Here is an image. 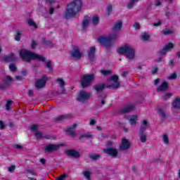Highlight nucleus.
<instances>
[{
    "instance_id": "nucleus-13",
    "label": "nucleus",
    "mask_w": 180,
    "mask_h": 180,
    "mask_svg": "<svg viewBox=\"0 0 180 180\" xmlns=\"http://www.w3.org/2000/svg\"><path fill=\"white\" fill-rule=\"evenodd\" d=\"M71 56L74 58H81L82 57V53H81L78 46H75L73 51L71 52Z\"/></svg>"
},
{
    "instance_id": "nucleus-63",
    "label": "nucleus",
    "mask_w": 180,
    "mask_h": 180,
    "mask_svg": "<svg viewBox=\"0 0 180 180\" xmlns=\"http://www.w3.org/2000/svg\"><path fill=\"white\" fill-rule=\"evenodd\" d=\"M40 162L42 163L43 165H44L46 164V159L41 158L40 160Z\"/></svg>"
},
{
    "instance_id": "nucleus-8",
    "label": "nucleus",
    "mask_w": 180,
    "mask_h": 180,
    "mask_svg": "<svg viewBox=\"0 0 180 180\" xmlns=\"http://www.w3.org/2000/svg\"><path fill=\"white\" fill-rule=\"evenodd\" d=\"M46 84H47V76H46V75H42V77L41 79L37 80L35 83V86L38 89H40L41 88H44Z\"/></svg>"
},
{
    "instance_id": "nucleus-12",
    "label": "nucleus",
    "mask_w": 180,
    "mask_h": 180,
    "mask_svg": "<svg viewBox=\"0 0 180 180\" xmlns=\"http://www.w3.org/2000/svg\"><path fill=\"white\" fill-rule=\"evenodd\" d=\"M96 51V49L95 48V46H92L89 50V53H88L89 60L92 63H94L95 60H96V58L95 57Z\"/></svg>"
},
{
    "instance_id": "nucleus-53",
    "label": "nucleus",
    "mask_w": 180,
    "mask_h": 180,
    "mask_svg": "<svg viewBox=\"0 0 180 180\" xmlns=\"http://www.w3.org/2000/svg\"><path fill=\"white\" fill-rule=\"evenodd\" d=\"M38 127H38L37 124H33V125L30 127V129H31V130H33L34 131H36V130H37Z\"/></svg>"
},
{
    "instance_id": "nucleus-27",
    "label": "nucleus",
    "mask_w": 180,
    "mask_h": 180,
    "mask_svg": "<svg viewBox=\"0 0 180 180\" xmlns=\"http://www.w3.org/2000/svg\"><path fill=\"white\" fill-rule=\"evenodd\" d=\"M82 139H92V134L91 132L83 134L79 136V140H82Z\"/></svg>"
},
{
    "instance_id": "nucleus-64",
    "label": "nucleus",
    "mask_w": 180,
    "mask_h": 180,
    "mask_svg": "<svg viewBox=\"0 0 180 180\" xmlns=\"http://www.w3.org/2000/svg\"><path fill=\"white\" fill-rule=\"evenodd\" d=\"M28 96H33V90H29L28 91Z\"/></svg>"
},
{
    "instance_id": "nucleus-2",
    "label": "nucleus",
    "mask_w": 180,
    "mask_h": 180,
    "mask_svg": "<svg viewBox=\"0 0 180 180\" xmlns=\"http://www.w3.org/2000/svg\"><path fill=\"white\" fill-rule=\"evenodd\" d=\"M82 9V0H73L67 5L65 12V19H72Z\"/></svg>"
},
{
    "instance_id": "nucleus-48",
    "label": "nucleus",
    "mask_w": 180,
    "mask_h": 180,
    "mask_svg": "<svg viewBox=\"0 0 180 180\" xmlns=\"http://www.w3.org/2000/svg\"><path fill=\"white\" fill-rule=\"evenodd\" d=\"M163 34H165V36H167L168 34H172L173 32L171 30H167L162 32Z\"/></svg>"
},
{
    "instance_id": "nucleus-24",
    "label": "nucleus",
    "mask_w": 180,
    "mask_h": 180,
    "mask_svg": "<svg viewBox=\"0 0 180 180\" xmlns=\"http://www.w3.org/2000/svg\"><path fill=\"white\" fill-rule=\"evenodd\" d=\"M89 25V17L85 16L84 20L82 22V29L83 30H86V27Z\"/></svg>"
},
{
    "instance_id": "nucleus-50",
    "label": "nucleus",
    "mask_w": 180,
    "mask_h": 180,
    "mask_svg": "<svg viewBox=\"0 0 180 180\" xmlns=\"http://www.w3.org/2000/svg\"><path fill=\"white\" fill-rule=\"evenodd\" d=\"M15 168L16 167L15 165H11L10 167H8L9 172H13Z\"/></svg>"
},
{
    "instance_id": "nucleus-4",
    "label": "nucleus",
    "mask_w": 180,
    "mask_h": 180,
    "mask_svg": "<svg viewBox=\"0 0 180 180\" xmlns=\"http://www.w3.org/2000/svg\"><path fill=\"white\" fill-rule=\"evenodd\" d=\"M95 79L94 74L83 75L81 79V85L82 88H89Z\"/></svg>"
},
{
    "instance_id": "nucleus-38",
    "label": "nucleus",
    "mask_w": 180,
    "mask_h": 180,
    "mask_svg": "<svg viewBox=\"0 0 180 180\" xmlns=\"http://www.w3.org/2000/svg\"><path fill=\"white\" fill-rule=\"evenodd\" d=\"M101 72L102 75H104V76L110 75V74H112V72L110 70H101Z\"/></svg>"
},
{
    "instance_id": "nucleus-57",
    "label": "nucleus",
    "mask_w": 180,
    "mask_h": 180,
    "mask_svg": "<svg viewBox=\"0 0 180 180\" xmlns=\"http://www.w3.org/2000/svg\"><path fill=\"white\" fill-rule=\"evenodd\" d=\"M89 124H90V126H94V125L96 124V121L95 120H91Z\"/></svg>"
},
{
    "instance_id": "nucleus-9",
    "label": "nucleus",
    "mask_w": 180,
    "mask_h": 180,
    "mask_svg": "<svg viewBox=\"0 0 180 180\" xmlns=\"http://www.w3.org/2000/svg\"><path fill=\"white\" fill-rule=\"evenodd\" d=\"M60 148V145H56L53 143H50L49 145H46L44 148V153H54V151H57Z\"/></svg>"
},
{
    "instance_id": "nucleus-3",
    "label": "nucleus",
    "mask_w": 180,
    "mask_h": 180,
    "mask_svg": "<svg viewBox=\"0 0 180 180\" xmlns=\"http://www.w3.org/2000/svg\"><path fill=\"white\" fill-rule=\"evenodd\" d=\"M118 54L122 56H125L129 60H134L135 57L134 49L130 46L129 44H125L124 46H122L117 50Z\"/></svg>"
},
{
    "instance_id": "nucleus-45",
    "label": "nucleus",
    "mask_w": 180,
    "mask_h": 180,
    "mask_svg": "<svg viewBox=\"0 0 180 180\" xmlns=\"http://www.w3.org/2000/svg\"><path fill=\"white\" fill-rule=\"evenodd\" d=\"M46 67L49 70V71H51V70H53V64H51V60L46 62Z\"/></svg>"
},
{
    "instance_id": "nucleus-49",
    "label": "nucleus",
    "mask_w": 180,
    "mask_h": 180,
    "mask_svg": "<svg viewBox=\"0 0 180 180\" xmlns=\"http://www.w3.org/2000/svg\"><path fill=\"white\" fill-rule=\"evenodd\" d=\"M176 73H173L168 77V79H176Z\"/></svg>"
},
{
    "instance_id": "nucleus-5",
    "label": "nucleus",
    "mask_w": 180,
    "mask_h": 180,
    "mask_svg": "<svg viewBox=\"0 0 180 180\" xmlns=\"http://www.w3.org/2000/svg\"><path fill=\"white\" fill-rule=\"evenodd\" d=\"M19 54L22 61H25V63H32L34 53L27 49H20L19 51Z\"/></svg>"
},
{
    "instance_id": "nucleus-31",
    "label": "nucleus",
    "mask_w": 180,
    "mask_h": 180,
    "mask_svg": "<svg viewBox=\"0 0 180 180\" xmlns=\"http://www.w3.org/2000/svg\"><path fill=\"white\" fill-rule=\"evenodd\" d=\"M27 23H28L29 26L35 27V29H37V27H38L37 24H36V22H34V21H33V20H32V19H29L27 20Z\"/></svg>"
},
{
    "instance_id": "nucleus-47",
    "label": "nucleus",
    "mask_w": 180,
    "mask_h": 180,
    "mask_svg": "<svg viewBox=\"0 0 180 180\" xmlns=\"http://www.w3.org/2000/svg\"><path fill=\"white\" fill-rule=\"evenodd\" d=\"M147 129V127L141 126L140 131H139V134H144V131Z\"/></svg>"
},
{
    "instance_id": "nucleus-54",
    "label": "nucleus",
    "mask_w": 180,
    "mask_h": 180,
    "mask_svg": "<svg viewBox=\"0 0 180 180\" xmlns=\"http://www.w3.org/2000/svg\"><path fill=\"white\" fill-rule=\"evenodd\" d=\"M45 2L47 5H51V4H54V0H45Z\"/></svg>"
},
{
    "instance_id": "nucleus-33",
    "label": "nucleus",
    "mask_w": 180,
    "mask_h": 180,
    "mask_svg": "<svg viewBox=\"0 0 180 180\" xmlns=\"http://www.w3.org/2000/svg\"><path fill=\"white\" fill-rule=\"evenodd\" d=\"M140 140L141 143H146L147 141V136L144 134H140Z\"/></svg>"
},
{
    "instance_id": "nucleus-32",
    "label": "nucleus",
    "mask_w": 180,
    "mask_h": 180,
    "mask_svg": "<svg viewBox=\"0 0 180 180\" xmlns=\"http://www.w3.org/2000/svg\"><path fill=\"white\" fill-rule=\"evenodd\" d=\"M92 23L93 25H98L99 23V17L97 15L93 16Z\"/></svg>"
},
{
    "instance_id": "nucleus-36",
    "label": "nucleus",
    "mask_w": 180,
    "mask_h": 180,
    "mask_svg": "<svg viewBox=\"0 0 180 180\" xmlns=\"http://www.w3.org/2000/svg\"><path fill=\"white\" fill-rule=\"evenodd\" d=\"M141 40H143V41H147L148 40H149L150 39V34H143L141 37Z\"/></svg>"
},
{
    "instance_id": "nucleus-61",
    "label": "nucleus",
    "mask_w": 180,
    "mask_h": 180,
    "mask_svg": "<svg viewBox=\"0 0 180 180\" xmlns=\"http://www.w3.org/2000/svg\"><path fill=\"white\" fill-rule=\"evenodd\" d=\"M49 13L51 15H53V13H54V8L51 7L50 9H49Z\"/></svg>"
},
{
    "instance_id": "nucleus-29",
    "label": "nucleus",
    "mask_w": 180,
    "mask_h": 180,
    "mask_svg": "<svg viewBox=\"0 0 180 180\" xmlns=\"http://www.w3.org/2000/svg\"><path fill=\"white\" fill-rule=\"evenodd\" d=\"M158 113L162 117L163 119H165L167 117V114L165 112L164 110L162 108H159L158 110Z\"/></svg>"
},
{
    "instance_id": "nucleus-23",
    "label": "nucleus",
    "mask_w": 180,
    "mask_h": 180,
    "mask_svg": "<svg viewBox=\"0 0 180 180\" xmlns=\"http://www.w3.org/2000/svg\"><path fill=\"white\" fill-rule=\"evenodd\" d=\"M33 60H37V61H41V63H46V58L43 55H38L37 53H34Z\"/></svg>"
},
{
    "instance_id": "nucleus-51",
    "label": "nucleus",
    "mask_w": 180,
    "mask_h": 180,
    "mask_svg": "<svg viewBox=\"0 0 180 180\" xmlns=\"http://www.w3.org/2000/svg\"><path fill=\"white\" fill-rule=\"evenodd\" d=\"M6 125H5V123H4L2 121L0 120V129L1 130H4L5 129Z\"/></svg>"
},
{
    "instance_id": "nucleus-43",
    "label": "nucleus",
    "mask_w": 180,
    "mask_h": 180,
    "mask_svg": "<svg viewBox=\"0 0 180 180\" xmlns=\"http://www.w3.org/2000/svg\"><path fill=\"white\" fill-rule=\"evenodd\" d=\"M44 43L49 47H54V44L51 41H44Z\"/></svg>"
},
{
    "instance_id": "nucleus-40",
    "label": "nucleus",
    "mask_w": 180,
    "mask_h": 180,
    "mask_svg": "<svg viewBox=\"0 0 180 180\" xmlns=\"http://www.w3.org/2000/svg\"><path fill=\"white\" fill-rule=\"evenodd\" d=\"M112 9H113V7L112 6V4L108 5V6L107 7V15H108V16H109V15H110V13H112Z\"/></svg>"
},
{
    "instance_id": "nucleus-22",
    "label": "nucleus",
    "mask_w": 180,
    "mask_h": 180,
    "mask_svg": "<svg viewBox=\"0 0 180 180\" xmlns=\"http://www.w3.org/2000/svg\"><path fill=\"white\" fill-rule=\"evenodd\" d=\"M77 124H74L72 127H68L66 129V132L69 133V134L72 137H75V130H74V129H75V127H77Z\"/></svg>"
},
{
    "instance_id": "nucleus-41",
    "label": "nucleus",
    "mask_w": 180,
    "mask_h": 180,
    "mask_svg": "<svg viewBox=\"0 0 180 180\" xmlns=\"http://www.w3.org/2000/svg\"><path fill=\"white\" fill-rule=\"evenodd\" d=\"M9 69L13 72H16V65L13 63H11L10 65H9Z\"/></svg>"
},
{
    "instance_id": "nucleus-28",
    "label": "nucleus",
    "mask_w": 180,
    "mask_h": 180,
    "mask_svg": "<svg viewBox=\"0 0 180 180\" xmlns=\"http://www.w3.org/2000/svg\"><path fill=\"white\" fill-rule=\"evenodd\" d=\"M129 123L131 126L136 124L137 123V115H132L129 119Z\"/></svg>"
},
{
    "instance_id": "nucleus-16",
    "label": "nucleus",
    "mask_w": 180,
    "mask_h": 180,
    "mask_svg": "<svg viewBox=\"0 0 180 180\" xmlns=\"http://www.w3.org/2000/svg\"><path fill=\"white\" fill-rule=\"evenodd\" d=\"M171 49H174V44L169 42L162 49L161 51L158 52V54H161L162 56H164L167 54V52L168 51V50H171Z\"/></svg>"
},
{
    "instance_id": "nucleus-46",
    "label": "nucleus",
    "mask_w": 180,
    "mask_h": 180,
    "mask_svg": "<svg viewBox=\"0 0 180 180\" xmlns=\"http://www.w3.org/2000/svg\"><path fill=\"white\" fill-rule=\"evenodd\" d=\"M172 96V94H166L165 96H162L163 101H167V99H169Z\"/></svg>"
},
{
    "instance_id": "nucleus-34",
    "label": "nucleus",
    "mask_w": 180,
    "mask_h": 180,
    "mask_svg": "<svg viewBox=\"0 0 180 180\" xmlns=\"http://www.w3.org/2000/svg\"><path fill=\"white\" fill-rule=\"evenodd\" d=\"M69 115H60L56 118V120L61 121L65 120V119H68Z\"/></svg>"
},
{
    "instance_id": "nucleus-55",
    "label": "nucleus",
    "mask_w": 180,
    "mask_h": 180,
    "mask_svg": "<svg viewBox=\"0 0 180 180\" xmlns=\"http://www.w3.org/2000/svg\"><path fill=\"white\" fill-rule=\"evenodd\" d=\"M65 178H67V174H63L60 176L57 180H65Z\"/></svg>"
},
{
    "instance_id": "nucleus-58",
    "label": "nucleus",
    "mask_w": 180,
    "mask_h": 180,
    "mask_svg": "<svg viewBox=\"0 0 180 180\" xmlns=\"http://www.w3.org/2000/svg\"><path fill=\"white\" fill-rule=\"evenodd\" d=\"M134 27L136 30L140 29V24L136 22L135 24H134Z\"/></svg>"
},
{
    "instance_id": "nucleus-26",
    "label": "nucleus",
    "mask_w": 180,
    "mask_h": 180,
    "mask_svg": "<svg viewBox=\"0 0 180 180\" xmlns=\"http://www.w3.org/2000/svg\"><path fill=\"white\" fill-rule=\"evenodd\" d=\"M172 106L174 109H180V98H176L172 103Z\"/></svg>"
},
{
    "instance_id": "nucleus-60",
    "label": "nucleus",
    "mask_w": 180,
    "mask_h": 180,
    "mask_svg": "<svg viewBox=\"0 0 180 180\" xmlns=\"http://www.w3.org/2000/svg\"><path fill=\"white\" fill-rule=\"evenodd\" d=\"M174 64H175V61L174 60V59H172L171 60H169V65H174Z\"/></svg>"
},
{
    "instance_id": "nucleus-19",
    "label": "nucleus",
    "mask_w": 180,
    "mask_h": 180,
    "mask_svg": "<svg viewBox=\"0 0 180 180\" xmlns=\"http://www.w3.org/2000/svg\"><path fill=\"white\" fill-rule=\"evenodd\" d=\"M3 60L4 61H6V63H12V61L16 60V56H15V53H10L8 56H4Z\"/></svg>"
},
{
    "instance_id": "nucleus-18",
    "label": "nucleus",
    "mask_w": 180,
    "mask_h": 180,
    "mask_svg": "<svg viewBox=\"0 0 180 180\" xmlns=\"http://www.w3.org/2000/svg\"><path fill=\"white\" fill-rule=\"evenodd\" d=\"M66 154L70 157H73L74 158H79V157H81L79 152L75 150H68L66 151Z\"/></svg>"
},
{
    "instance_id": "nucleus-10",
    "label": "nucleus",
    "mask_w": 180,
    "mask_h": 180,
    "mask_svg": "<svg viewBox=\"0 0 180 180\" xmlns=\"http://www.w3.org/2000/svg\"><path fill=\"white\" fill-rule=\"evenodd\" d=\"M110 81H113L114 84L110 86H108L107 88H112V89H117V88L120 86V83L119 82V76H117V75L112 76L110 77Z\"/></svg>"
},
{
    "instance_id": "nucleus-35",
    "label": "nucleus",
    "mask_w": 180,
    "mask_h": 180,
    "mask_svg": "<svg viewBox=\"0 0 180 180\" xmlns=\"http://www.w3.org/2000/svg\"><path fill=\"white\" fill-rule=\"evenodd\" d=\"M20 37H22V32L20 31H17V34L15 35V40L16 41H20Z\"/></svg>"
},
{
    "instance_id": "nucleus-59",
    "label": "nucleus",
    "mask_w": 180,
    "mask_h": 180,
    "mask_svg": "<svg viewBox=\"0 0 180 180\" xmlns=\"http://www.w3.org/2000/svg\"><path fill=\"white\" fill-rule=\"evenodd\" d=\"M127 75H129V72L125 71V72H123L122 77H127Z\"/></svg>"
},
{
    "instance_id": "nucleus-14",
    "label": "nucleus",
    "mask_w": 180,
    "mask_h": 180,
    "mask_svg": "<svg viewBox=\"0 0 180 180\" xmlns=\"http://www.w3.org/2000/svg\"><path fill=\"white\" fill-rule=\"evenodd\" d=\"M129 148H130V142L126 139H122V144L120 146V150L124 151L126 150H129Z\"/></svg>"
},
{
    "instance_id": "nucleus-20",
    "label": "nucleus",
    "mask_w": 180,
    "mask_h": 180,
    "mask_svg": "<svg viewBox=\"0 0 180 180\" xmlns=\"http://www.w3.org/2000/svg\"><path fill=\"white\" fill-rule=\"evenodd\" d=\"M105 86L106 85L105 84H95L93 89H95L97 94H100V92H102L105 89Z\"/></svg>"
},
{
    "instance_id": "nucleus-25",
    "label": "nucleus",
    "mask_w": 180,
    "mask_h": 180,
    "mask_svg": "<svg viewBox=\"0 0 180 180\" xmlns=\"http://www.w3.org/2000/svg\"><path fill=\"white\" fill-rule=\"evenodd\" d=\"M89 158H90V160H92L93 161H98V160L101 158V155L96 153H90L89 154Z\"/></svg>"
},
{
    "instance_id": "nucleus-37",
    "label": "nucleus",
    "mask_w": 180,
    "mask_h": 180,
    "mask_svg": "<svg viewBox=\"0 0 180 180\" xmlns=\"http://www.w3.org/2000/svg\"><path fill=\"white\" fill-rule=\"evenodd\" d=\"M35 137L37 139H46V136H43V134L40 131H37L36 132Z\"/></svg>"
},
{
    "instance_id": "nucleus-62",
    "label": "nucleus",
    "mask_w": 180,
    "mask_h": 180,
    "mask_svg": "<svg viewBox=\"0 0 180 180\" xmlns=\"http://www.w3.org/2000/svg\"><path fill=\"white\" fill-rule=\"evenodd\" d=\"M158 84H160V79L158 78V79H155L154 84L158 85Z\"/></svg>"
},
{
    "instance_id": "nucleus-30",
    "label": "nucleus",
    "mask_w": 180,
    "mask_h": 180,
    "mask_svg": "<svg viewBox=\"0 0 180 180\" xmlns=\"http://www.w3.org/2000/svg\"><path fill=\"white\" fill-rule=\"evenodd\" d=\"M140 0H131L130 2L127 5L128 9H131L133 8V6H134V4L136 2H139Z\"/></svg>"
},
{
    "instance_id": "nucleus-17",
    "label": "nucleus",
    "mask_w": 180,
    "mask_h": 180,
    "mask_svg": "<svg viewBox=\"0 0 180 180\" xmlns=\"http://www.w3.org/2000/svg\"><path fill=\"white\" fill-rule=\"evenodd\" d=\"M134 108H136V105H129L125 108H122L120 110V113L125 114L129 113V112H131L132 110H134Z\"/></svg>"
},
{
    "instance_id": "nucleus-39",
    "label": "nucleus",
    "mask_w": 180,
    "mask_h": 180,
    "mask_svg": "<svg viewBox=\"0 0 180 180\" xmlns=\"http://www.w3.org/2000/svg\"><path fill=\"white\" fill-rule=\"evenodd\" d=\"M162 139L165 144H168L169 143V139H168V135L167 134H163Z\"/></svg>"
},
{
    "instance_id": "nucleus-42",
    "label": "nucleus",
    "mask_w": 180,
    "mask_h": 180,
    "mask_svg": "<svg viewBox=\"0 0 180 180\" xmlns=\"http://www.w3.org/2000/svg\"><path fill=\"white\" fill-rule=\"evenodd\" d=\"M13 103V101H8L7 103L6 104V110H9L11 109V105Z\"/></svg>"
},
{
    "instance_id": "nucleus-7",
    "label": "nucleus",
    "mask_w": 180,
    "mask_h": 180,
    "mask_svg": "<svg viewBox=\"0 0 180 180\" xmlns=\"http://www.w3.org/2000/svg\"><path fill=\"white\" fill-rule=\"evenodd\" d=\"M12 81H13V79L12 77H11V76H5L3 78L4 84L0 83V91H2L4 89H6V88H9Z\"/></svg>"
},
{
    "instance_id": "nucleus-56",
    "label": "nucleus",
    "mask_w": 180,
    "mask_h": 180,
    "mask_svg": "<svg viewBox=\"0 0 180 180\" xmlns=\"http://www.w3.org/2000/svg\"><path fill=\"white\" fill-rule=\"evenodd\" d=\"M142 124H143V127H148V122H147V120H144L142 122Z\"/></svg>"
},
{
    "instance_id": "nucleus-15",
    "label": "nucleus",
    "mask_w": 180,
    "mask_h": 180,
    "mask_svg": "<svg viewBox=\"0 0 180 180\" xmlns=\"http://www.w3.org/2000/svg\"><path fill=\"white\" fill-rule=\"evenodd\" d=\"M56 82H58L60 86V91H58V94H65V88L64 87L65 86V82H64L61 78H58Z\"/></svg>"
},
{
    "instance_id": "nucleus-6",
    "label": "nucleus",
    "mask_w": 180,
    "mask_h": 180,
    "mask_svg": "<svg viewBox=\"0 0 180 180\" xmlns=\"http://www.w3.org/2000/svg\"><path fill=\"white\" fill-rule=\"evenodd\" d=\"M91 93H88L84 90L80 91L79 93V96L77 98L79 102H82V103H84V102H86L87 101H89V98H91Z\"/></svg>"
},
{
    "instance_id": "nucleus-11",
    "label": "nucleus",
    "mask_w": 180,
    "mask_h": 180,
    "mask_svg": "<svg viewBox=\"0 0 180 180\" xmlns=\"http://www.w3.org/2000/svg\"><path fill=\"white\" fill-rule=\"evenodd\" d=\"M103 153H105V154H108V155H111L112 158H116L119 154L117 149L113 148L103 149Z\"/></svg>"
},
{
    "instance_id": "nucleus-44",
    "label": "nucleus",
    "mask_w": 180,
    "mask_h": 180,
    "mask_svg": "<svg viewBox=\"0 0 180 180\" xmlns=\"http://www.w3.org/2000/svg\"><path fill=\"white\" fill-rule=\"evenodd\" d=\"M84 175L86 179L91 180V172L88 171L84 172Z\"/></svg>"
},
{
    "instance_id": "nucleus-52",
    "label": "nucleus",
    "mask_w": 180,
    "mask_h": 180,
    "mask_svg": "<svg viewBox=\"0 0 180 180\" xmlns=\"http://www.w3.org/2000/svg\"><path fill=\"white\" fill-rule=\"evenodd\" d=\"M31 47L32 49H36V47H37V43H36V41H32Z\"/></svg>"
},
{
    "instance_id": "nucleus-1",
    "label": "nucleus",
    "mask_w": 180,
    "mask_h": 180,
    "mask_svg": "<svg viewBox=\"0 0 180 180\" xmlns=\"http://www.w3.org/2000/svg\"><path fill=\"white\" fill-rule=\"evenodd\" d=\"M123 26V22L120 20L115 23L114 26L112 28V32L108 37H100L98 39V41L101 44V46H104L109 49V47H112V40H115L119 37V32L122 29Z\"/></svg>"
},
{
    "instance_id": "nucleus-21",
    "label": "nucleus",
    "mask_w": 180,
    "mask_h": 180,
    "mask_svg": "<svg viewBox=\"0 0 180 180\" xmlns=\"http://www.w3.org/2000/svg\"><path fill=\"white\" fill-rule=\"evenodd\" d=\"M169 86L168 85V83L167 82H163L162 84L157 89L158 92H164L165 91H167Z\"/></svg>"
}]
</instances>
